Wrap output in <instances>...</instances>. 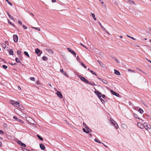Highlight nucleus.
Masks as SVG:
<instances>
[{"instance_id": "412c9836", "label": "nucleus", "mask_w": 151, "mask_h": 151, "mask_svg": "<svg viewBox=\"0 0 151 151\" xmlns=\"http://www.w3.org/2000/svg\"><path fill=\"white\" fill-rule=\"evenodd\" d=\"M138 112L141 114H142L143 113L144 111L142 109H140L138 110Z\"/></svg>"}, {"instance_id": "f3484780", "label": "nucleus", "mask_w": 151, "mask_h": 151, "mask_svg": "<svg viewBox=\"0 0 151 151\" xmlns=\"http://www.w3.org/2000/svg\"><path fill=\"white\" fill-rule=\"evenodd\" d=\"M114 73L115 74L119 76H120L121 75L120 73L118 70L114 69Z\"/></svg>"}, {"instance_id": "338daca9", "label": "nucleus", "mask_w": 151, "mask_h": 151, "mask_svg": "<svg viewBox=\"0 0 151 151\" xmlns=\"http://www.w3.org/2000/svg\"><path fill=\"white\" fill-rule=\"evenodd\" d=\"M36 83H37V84H39V82L38 81H37L36 82Z\"/></svg>"}, {"instance_id": "f704fd0d", "label": "nucleus", "mask_w": 151, "mask_h": 151, "mask_svg": "<svg viewBox=\"0 0 151 151\" xmlns=\"http://www.w3.org/2000/svg\"><path fill=\"white\" fill-rule=\"evenodd\" d=\"M37 137H38V138L39 139H40V140H43V138L42 137H41L40 135H37Z\"/></svg>"}, {"instance_id": "09e8293b", "label": "nucleus", "mask_w": 151, "mask_h": 151, "mask_svg": "<svg viewBox=\"0 0 151 151\" xmlns=\"http://www.w3.org/2000/svg\"><path fill=\"white\" fill-rule=\"evenodd\" d=\"M60 71L62 73H64V71H63V68L60 69Z\"/></svg>"}, {"instance_id": "c85d7f7f", "label": "nucleus", "mask_w": 151, "mask_h": 151, "mask_svg": "<svg viewBox=\"0 0 151 151\" xmlns=\"http://www.w3.org/2000/svg\"><path fill=\"white\" fill-rule=\"evenodd\" d=\"M15 60L17 62L20 63H21V62H20V60H19V58H16L15 59Z\"/></svg>"}, {"instance_id": "de8ad7c7", "label": "nucleus", "mask_w": 151, "mask_h": 151, "mask_svg": "<svg viewBox=\"0 0 151 151\" xmlns=\"http://www.w3.org/2000/svg\"><path fill=\"white\" fill-rule=\"evenodd\" d=\"M18 23L19 24H20L21 25H22V22L20 21H18Z\"/></svg>"}, {"instance_id": "4468645a", "label": "nucleus", "mask_w": 151, "mask_h": 151, "mask_svg": "<svg viewBox=\"0 0 151 151\" xmlns=\"http://www.w3.org/2000/svg\"><path fill=\"white\" fill-rule=\"evenodd\" d=\"M46 51L47 52H48V53L50 54H52L53 53V52L51 49H46Z\"/></svg>"}, {"instance_id": "ddd939ff", "label": "nucleus", "mask_w": 151, "mask_h": 151, "mask_svg": "<svg viewBox=\"0 0 151 151\" xmlns=\"http://www.w3.org/2000/svg\"><path fill=\"white\" fill-rule=\"evenodd\" d=\"M98 78L100 81H101L104 83L105 84H107L108 83V81L106 80L103 79L99 77H98Z\"/></svg>"}, {"instance_id": "72a5a7b5", "label": "nucleus", "mask_w": 151, "mask_h": 151, "mask_svg": "<svg viewBox=\"0 0 151 151\" xmlns=\"http://www.w3.org/2000/svg\"><path fill=\"white\" fill-rule=\"evenodd\" d=\"M18 108H19L20 109H21L22 110H24V107H23V106H21L20 105V107H18Z\"/></svg>"}, {"instance_id": "052dcab7", "label": "nucleus", "mask_w": 151, "mask_h": 151, "mask_svg": "<svg viewBox=\"0 0 151 151\" xmlns=\"http://www.w3.org/2000/svg\"><path fill=\"white\" fill-rule=\"evenodd\" d=\"M102 144H103L104 145L106 148H107V146L105 145L104 143H102Z\"/></svg>"}, {"instance_id": "7ed1b4c3", "label": "nucleus", "mask_w": 151, "mask_h": 151, "mask_svg": "<svg viewBox=\"0 0 151 151\" xmlns=\"http://www.w3.org/2000/svg\"><path fill=\"white\" fill-rule=\"evenodd\" d=\"M10 103L13 105H14L17 107H20V105L19 103L13 100L11 101H10Z\"/></svg>"}, {"instance_id": "79ce46f5", "label": "nucleus", "mask_w": 151, "mask_h": 151, "mask_svg": "<svg viewBox=\"0 0 151 151\" xmlns=\"http://www.w3.org/2000/svg\"><path fill=\"white\" fill-rule=\"evenodd\" d=\"M22 26L23 28L25 29H27V27L24 25H23Z\"/></svg>"}, {"instance_id": "a18cd8bd", "label": "nucleus", "mask_w": 151, "mask_h": 151, "mask_svg": "<svg viewBox=\"0 0 151 151\" xmlns=\"http://www.w3.org/2000/svg\"><path fill=\"white\" fill-rule=\"evenodd\" d=\"M115 59V61L116 62L118 63H120V62L118 60H117V59H116V58H114Z\"/></svg>"}, {"instance_id": "0eeeda50", "label": "nucleus", "mask_w": 151, "mask_h": 151, "mask_svg": "<svg viewBox=\"0 0 151 151\" xmlns=\"http://www.w3.org/2000/svg\"><path fill=\"white\" fill-rule=\"evenodd\" d=\"M13 40L15 42H17L18 40V37L16 35H14L13 36Z\"/></svg>"}, {"instance_id": "3c124183", "label": "nucleus", "mask_w": 151, "mask_h": 151, "mask_svg": "<svg viewBox=\"0 0 151 151\" xmlns=\"http://www.w3.org/2000/svg\"><path fill=\"white\" fill-rule=\"evenodd\" d=\"M21 53V52L20 51L18 50L17 51V53L18 54H19V55Z\"/></svg>"}, {"instance_id": "58836bf2", "label": "nucleus", "mask_w": 151, "mask_h": 151, "mask_svg": "<svg viewBox=\"0 0 151 151\" xmlns=\"http://www.w3.org/2000/svg\"><path fill=\"white\" fill-rule=\"evenodd\" d=\"M3 68L4 69H6L7 68V66L5 65H2Z\"/></svg>"}, {"instance_id": "f8f14e48", "label": "nucleus", "mask_w": 151, "mask_h": 151, "mask_svg": "<svg viewBox=\"0 0 151 151\" xmlns=\"http://www.w3.org/2000/svg\"><path fill=\"white\" fill-rule=\"evenodd\" d=\"M83 131L87 133H88L89 132H91V129H86L85 128H83Z\"/></svg>"}, {"instance_id": "f03ea898", "label": "nucleus", "mask_w": 151, "mask_h": 151, "mask_svg": "<svg viewBox=\"0 0 151 151\" xmlns=\"http://www.w3.org/2000/svg\"><path fill=\"white\" fill-rule=\"evenodd\" d=\"M110 123H111L114 126L116 129H117L119 128L118 126L117 123L112 118H110Z\"/></svg>"}, {"instance_id": "5fc2aeb1", "label": "nucleus", "mask_w": 151, "mask_h": 151, "mask_svg": "<svg viewBox=\"0 0 151 151\" xmlns=\"http://www.w3.org/2000/svg\"><path fill=\"white\" fill-rule=\"evenodd\" d=\"M131 3L133 4H135V2H134V1H131Z\"/></svg>"}, {"instance_id": "9b49d317", "label": "nucleus", "mask_w": 151, "mask_h": 151, "mask_svg": "<svg viewBox=\"0 0 151 151\" xmlns=\"http://www.w3.org/2000/svg\"><path fill=\"white\" fill-rule=\"evenodd\" d=\"M68 50L70 52H71L72 54H73L74 55H75V56H76V53L73 50H72L71 48H68Z\"/></svg>"}, {"instance_id": "4c0bfd02", "label": "nucleus", "mask_w": 151, "mask_h": 151, "mask_svg": "<svg viewBox=\"0 0 151 151\" xmlns=\"http://www.w3.org/2000/svg\"><path fill=\"white\" fill-rule=\"evenodd\" d=\"M100 99L101 101L102 102V103L103 104L104 103H105V101L103 99L101 98H99Z\"/></svg>"}, {"instance_id": "20e7f679", "label": "nucleus", "mask_w": 151, "mask_h": 151, "mask_svg": "<svg viewBox=\"0 0 151 151\" xmlns=\"http://www.w3.org/2000/svg\"><path fill=\"white\" fill-rule=\"evenodd\" d=\"M78 77L84 83H89L88 80L86 79L85 77H82L81 76L79 75H78Z\"/></svg>"}, {"instance_id": "b1692460", "label": "nucleus", "mask_w": 151, "mask_h": 151, "mask_svg": "<svg viewBox=\"0 0 151 151\" xmlns=\"http://www.w3.org/2000/svg\"><path fill=\"white\" fill-rule=\"evenodd\" d=\"M100 26H101V27L102 28V29L104 30L106 32H107V33H108V32H107V31L106 30V29L101 24H100Z\"/></svg>"}, {"instance_id": "7c9ffc66", "label": "nucleus", "mask_w": 151, "mask_h": 151, "mask_svg": "<svg viewBox=\"0 0 151 151\" xmlns=\"http://www.w3.org/2000/svg\"><path fill=\"white\" fill-rule=\"evenodd\" d=\"M17 121L19 122H20L22 123H24V122L23 121L19 119H18Z\"/></svg>"}, {"instance_id": "9d476101", "label": "nucleus", "mask_w": 151, "mask_h": 151, "mask_svg": "<svg viewBox=\"0 0 151 151\" xmlns=\"http://www.w3.org/2000/svg\"><path fill=\"white\" fill-rule=\"evenodd\" d=\"M18 143L19 145H20L22 146L23 147H26V145L24 143H22L21 141H18L17 142Z\"/></svg>"}, {"instance_id": "473e14b6", "label": "nucleus", "mask_w": 151, "mask_h": 151, "mask_svg": "<svg viewBox=\"0 0 151 151\" xmlns=\"http://www.w3.org/2000/svg\"><path fill=\"white\" fill-rule=\"evenodd\" d=\"M133 115H134V116L136 118H137V119H139V118L138 116L135 113H134Z\"/></svg>"}, {"instance_id": "5701e85b", "label": "nucleus", "mask_w": 151, "mask_h": 151, "mask_svg": "<svg viewBox=\"0 0 151 151\" xmlns=\"http://www.w3.org/2000/svg\"><path fill=\"white\" fill-rule=\"evenodd\" d=\"M42 59L44 61L47 60V57L45 56H44L42 58Z\"/></svg>"}, {"instance_id": "bf43d9fd", "label": "nucleus", "mask_w": 151, "mask_h": 151, "mask_svg": "<svg viewBox=\"0 0 151 151\" xmlns=\"http://www.w3.org/2000/svg\"><path fill=\"white\" fill-rule=\"evenodd\" d=\"M52 2L54 3V2H56V0H52Z\"/></svg>"}, {"instance_id": "f257e3e1", "label": "nucleus", "mask_w": 151, "mask_h": 151, "mask_svg": "<svg viewBox=\"0 0 151 151\" xmlns=\"http://www.w3.org/2000/svg\"><path fill=\"white\" fill-rule=\"evenodd\" d=\"M25 117L26 118L27 121L30 125L34 127H36V125L37 124V123L33 119L27 116V117L25 116Z\"/></svg>"}, {"instance_id": "1a4fd4ad", "label": "nucleus", "mask_w": 151, "mask_h": 151, "mask_svg": "<svg viewBox=\"0 0 151 151\" xmlns=\"http://www.w3.org/2000/svg\"><path fill=\"white\" fill-rule=\"evenodd\" d=\"M110 92L112 94L118 97L119 96V94L118 93L112 90H111Z\"/></svg>"}, {"instance_id": "dca6fc26", "label": "nucleus", "mask_w": 151, "mask_h": 151, "mask_svg": "<svg viewBox=\"0 0 151 151\" xmlns=\"http://www.w3.org/2000/svg\"><path fill=\"white\" fill-rule=\"evenodd\" d=\"M40 148H41V149L42 150H44L45 147V146L43 144H40Z\"/></svg>"}, {"instance_id": "aec40b11", "label": "nucleus", "mask_w": 151, "mask_h": 151, "mask_svg": "<svg viewBox=\"0 0 151 151\" xmlns=\"http://www.w3.org/2000/svg\"><path fill=\"white\" fill-rule=\"evenodd\" d=\"M91 15H92V17H93V18L94 20H96V17H95V14L93 13H91Z\"/></svg>"}, {"instance_id": "39448f33", "label": "nucleus", "mask_w": 151, "mask_h": 151, "mask_svg": "<svg viewBox=\"0 0 151 151\" xmlns=\"http://www.w3.org/2000/svg\"><path fill=\"white\" fill-rule=\"evenodd\" d=\"M94 93L99 99L101 97L102 93L100 92L99 91L95 89V91H94Z\"/></svg>"}, {"instance_id": "a19ab883", "label": "nucleus", "mask_w": 151, "mask_h": 151, "mask_svg": "<svg viewBox=\"0 0 151 151\" xmlns=\"http://www.w3.org/2000/svg\"><path fill=\"white\" fill-rule=\"evenodd\" d=\"M1 45L4 48H5L6 46V45L4 43H2L1 44Z\"/></svg>"}, {"instance_id": "0e129e2a", "label": "nucleus", "mask_w": 151, "mask_h": 151, "mask_svg": "<svg viewBox=\"0 0 151 151\" xmlns=\"http://www.w3.org/2000/svg\"><path fill=\"white\" fill-rule=\"evenodd\" d=\"M128 37H129L130 38H131V36H129V35H126Z\"/></svg>"}, {"instance_id": "49530a36", "label": "nucleus", "mask_w": 151, "mask_h": 151, "mask_svg": "<svg viewBox=\"0 0 151 151\" xmlns=\"http://www.w3.org/2000/svg\"><path fill=\"white\" fill-rule=\"evenodd\" d=\"M63 74H64L66 77H68V75L65 72H64L63 73Z\"/></svg>"}, {"instance_id": "8fccbe9b", "label": "nucleus", "mask_w": 151, "mask_h": 151, "mask_svg": "<svg viewBox=\"0 0 151 151\" xmlns=\"http://www.w3.org/2000/svg\"><path fill=\"white\" fill-rule=\"evenodd\" d=\"M7 20H8V22L9 23H10L11 24H12V25L14 26V24H12V23L11 22H10L9 20V19H8Z\"/></svg>"}, {"instance_id": "6ab92c4d", "label": "nucleus", "mask_w": 151, "mask_h": 151, "mask_svg": "<svg viewBox=\"0 0 151 151\" xmlns=\"http://www.w3.org/2000/svg\"><path fill=\"white\" fill-rule=\"evenodd\" d=\"M9 54L10 55H13V51L12 49H10L9 51Z\"/></svg>"}, {"instance_id": "69168bd1", "label": "nucleus", "mask_w": 151, "mask_h": 151, "mask_svg": "<svg viewBox=\"0 0 151 151\" xmlns=\"http://www.w3.org/2000/svg\"><path fill=\"white\" fill-rule=\"evenodd\" d=\"M11 6H12V4L10 2L9 3V4Z\"/></svg>"}, {"instance_id": "c03bdc74", "label": "nucleus", "mask_w": 151, "mask_h": 151, "mask_svg": "<svg viewBox=\"0 0 151 151\" xmlns=\"http://www.w3.org/2000/svg\"><path fill=\"white\" fill-rule=\"evenodd\" d=\"M13 119H14L17 120L18 118L16 116H13Z\"/></svg>"}, {"instance_id": "4be33fe9", "label": "nucleus", "mask_w": 151, "mask_h": 151, "mask_svg": "<svg viewBox=\"0 0 151 151\" xmlns=\"http://www.w3.org/2000/svg\"><path fill=\"white\" fill-rule=\"evenodd\" d=\"M24 53L29 58V56L28 52H27L26 51H24Z\"/></svg>"}, {"instance_id": "2eb2a0df", "label": "nucleus", "mask_w": 151, "mask_h": 151, "mask_svg": "<svg viewBox=\"0 0 151 151\" xmlns=\"http://www.w3.org/2000/svg\"><path fill=\"white\" fill-rule=\"evenodd\" d=\"M137 125L139 128L142 129L144 128V124H142L141 123H137Z\"/></svg>"}, {"instance_id": "cd10ccee", "label": "nucleus", "mask_w": 151, "mask_h": 151, "mask_svg": "<svg viewBox=\"0 0 151 151\" xmlns=\"http://www.w3.org/2000/svg\"><path fill=\"white\" fill-rule=\"evenodd\" d=\"M32 28L35 29L36 30H37L39 31H40V28L39 27H32Z\"/></svg>"}, {"instance_id": "bb28decb", "label": "nucleus", "mask_w": 151, "mask_h": 151, "mask_svg": "<svg viewBox=\"0 0 151 151\" xmlns=\"http://www.w3.org/2000/svg\"><path fill=\"white\" fill-rule=\"evenodd\" d=\"M40 52V50L38 48H37L35 50V52L38 54Z\"/></svg>"}, {"instance_id": "393cba45", "label": "nucleus", "mask_w": 151, "mask_h": 151, "mask_svg": "<svg viewBox=\"0 0 151 151\" xmlns=\"http://www.w3.org/2000/svg\"><path fill=\"white\" fill-rule=\"evenodd\" d=\"M94 140L95 142L98 143H101L99 141V140L97 138H95L94 139Z\"/></svg>"}, {"instance_id": "a211bd4d", "label": "nucleus", "mask_w": 151, "mask_h": 151, "mask_svg": "<svg viewBox=\"0 0 151 151\" xmlns=\"http://www.w3.org/2000/svg\"><path fill=\"white\" fill-rule=\"evenodd\" d=\"M7 13L9 17L12 20L14 21V19L13 18V17L11 16L8 13V12H7Z\"/></svg>"}, {"instance_id": "e433bc0d", "label": "nucleus", "mask_w": 151, "mask_h": 151, "mask_svg": "<svg viewBox=\"0 0 151 151\" xmlns=\"http://www.w3.org/2000/svg\"><path fill=\"white\" fill-rule=\"evenodd\" d=\"M97 61L98 62L101 66L102 67H103V64L102 63H101L100 61L99 60H98Z\"/></svg>"}, {"instance_id": "680f3d73", "label": "nucleus", "mask_w": 151, "mask_h": 151, "mask_svg": "<svg viewBox=\"0 0 151 151\" xmlns=\"http://www.w3.org/2000/svg\"><path fill=\"white\" fill-rule=\"evenodd\" d=\"M86 127V129H90L87 126H86V127Z\"/></svg>"}, {"instance_id": "37998d69", "label": "nucleus", "mask_w": 151, "mask_h": 151, "mask_svg": "<svg viewBox=\"0 0 151 151\" xmlns=\"http://www.w3.org/2000/svg\"><path fill=\"white\" fill-rule=\"evenodd\" d=\"M30 79L32 81H35V78L34 77H31L30 78Z\"/></svg>"}, {"instance_id": "774afa93", "label": "nucleus", "mask_w": 151, "mask_h": 151, "mask_svg": "<svg viewBox=\"0 0 151 151\" xmlns=\"http://www.w3.org/2000/svg\"><path fill=\"white\" fill-rule=\"evenodd\" d=\"M119 37L121 38H123V37L122 36H120Z\"/></svg>"}, {"instance_id": "864d4df0", "label": "nucleus", "mask_w": 151, "mask_h": 151, "mask_svg": "<svg viewBox=\"0 0 151 151\" xmlns=\"http://www.w3.org/2000/svg\"><path fill=\"white\" fill-rule=\"evenodd\" d=\"M105 97V95H104V94H103V95H101V97H102V98H104Z\"/></svg>"}, {"instance_id": "ea45409f", "label": "nucleus", "mask_w": 151, "mask_h": 151, "mask_svg": "<svg viewBox=\"0 0 151 151\" xmlns=\"http://www.w3.org/2000/svg\"><path fill=\"white\" fill-rule=\"evenodd\" d=\"M80 44L83 47H85V48H86V49H87V48L83 44H82V43H80Z\"/></svg>"}, {"instance_id": "423d86ee", "label": "nucleus", "mask_w": 151, "mask_h": 151, "mask_svg": "<svg viewBox=\"0 0 151 151\" xmlns=\"http://www.w3.org/2000/svg\"><path fill=\"white\" fill-rule=\"evenodd\" d=\"M144 128H145L147 130H148L150 129L151 126L150 125L148 124L147 123H144Z\"/></svg>"}, {"instance_id": "13d9d810", "label": "nucleus", "mask_w": 151, "mask_h": 151, "mask_svg": "<svg viewBox=\"0 0 151 151\" xmlns=\"http://www.w3.org/2000/svg\"><path fill=\"white\" fill-rule=\"evenodd\" d=\"M131 38L134 40H136L133 37H131Z\"/></svg>"}, {"instance_id": "6e6552de", "label": "nucleus", "mask_w": 151, "mask_h": 151, "mask_svg": "<svg viewBox=\"0 0 151 151\" xmlns=\"http://www.w3.org/2000/svg\"><path fill=\"white\" fill-rule=\"evenodd\" d=\"M57 96L60 99H62L63 98V96L62 94L59 91H58L56 93Z\"/></svg>"}, {"instance_id": "6e6d98bb", "label": "nucleus", "mask_w": 151, "mask_h": 151, "mask_svg": "<svg viewBox=\"0 0 151 151\" xmlns=\"http://www.w3.org/2000/svg\"><path fill=\"white\" fill-rule=\"evenodd\" d=\"M83 125L85 127L87 126L86 124L84 123H83Z\"/></svg>"}, {"instance_id": "2f4dec72", "label": "nucleus", "mask_w": 151, "mask_h": 151, "mask_svg": "<svg viewBox=\"0 0 151 151\" xmlns=\"http://www.w3.org/2000/svg\"><path fill=\"white\" fill-rule=\"evenodd\" d=\"M90 71L92 74H94L96 76L97 75L96 73L95 72H94L93 71V70H90Z\"/></svg>"}, {"instance_id": "c9c22d12", "label": "nucleus", "mask_w": 151, "mask_h": 151, "mask_svg": "<svg viewBox=\"0 0 151 151\" xmlns=\"http://www.w3.org/2000/svg\"><path fill=\"white\" fill-rule=\"evenodd\" d=\"M128 71L129 72H133V73H135L136 72L135 71H134V70H132L131 69H128Z\"/></svg>"}, {"instance_id": "a878e982", "label": "nucleus", "mask_w": 151, "mask_h": 151, "mask_svg": "<svg viewBox=\"0 0 151 151\" xmlns=\"http://www.w3.org/2000/svg\"><path fill=\"white\" fill-rule=\"evenodd\" d=\"M88 83H87L88 84H90L92 86H94L95 85V83L94 82L90 83L88 81Z\"/></svg>"}, {"instance_id": "603ef678", "label": "nucleus", "mask_w": 151, "mask_h": 151, "mask_svg": "<svg viewBox=\"0 0 151 151\" xmlns=\"http://www.w3.org/2000/svg\"><path fill=\"white\" fill-rule=\"evenodd\" d=\"M4 132L3 131L0 129V133L3 134Z\"/></svg>"}, {"instance_id": "c756f323", "label": "nucleus", "mask_w": 151, "mask_h": 151, "mask_svg": "<svg viewBox=\"0 0 151 151\" xmlns=\"http://www.w3.org/2000/svg\"><path fill=\"white\" fill-rule=\"evenodd\" d=\"M81 65L82 66H83V67H84L85 68H86V67L85 66V65L83 63H82V62H81Z\"/></svg>"}, {"instance_id": "4d7b16f0", "label": "nucleus", "mask_w": 151, "mask_h": 151, "mask_svg": "<svg viewBox=\"0 0 151 151\" xmlns=\"http://www.w3.org/2000/svg\"><path fill=\"white\" fill-rule=\"evenodd\" d=\"M102 4H104V2L102 0H99Z\"/></svg>"}, {"instance_id": "e2e57ef3", "label": "nucleus", "mask_w": 151, "mask_h": 151, "mask_svg": "<svg viewBox=\"0 0 151 151\" xmlns=\"http://www.w3.org/2000/svg\"><path fill=\"white\" fill-rule=\"evenodd\" d=\"M18 88L20 90L21 89V88L19 86H18Z\"/></svg>"}]
</instances>
